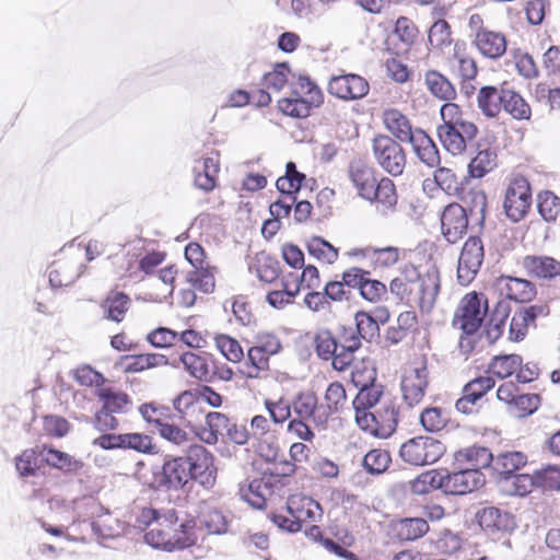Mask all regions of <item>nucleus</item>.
Segmentation results:
<instances>
[{
  "instance_id": "nucleus-61",
  "label": "nucleus",
  "mask_w": 560,
  "mask_h": 560,
  "mask_svg": "<svg viewBox=\"0 0 560 560\" xmlns=\"http://www.w3.org/2000/svg\"><path fill=\"white\" fill-rule=\"evenodd\" d=\"M280 275L279 262L266 255L257 258V276L260 281L272 283Z\"/></svg>"
},
{
  "instance_id": "nucleus-53",
  "label": "nucleus",
  "mask_w": 560,
  "mask_h": 560,
  "mask_svg": "<svg viewBox=\"0 0 560 560\" xmlns=\"http://www.w3.org/2000/svg\"><path fill=\"white\" fill-rule=\"evenodd\" d=\"M355 331H351L350 335L354 334L359 339L371 341L378 334L377 322L365 312H358L355 314Z\"/></svg>"
},
{
  "instance_id": "nucleus-7",
  "label": "nucleus",
  "mask_w": 560,
  "mask_h": 560,
  "mask_svg": "<svg viewBox=\"0 0 560 560\" xmlns=\"http://www.w3.org/2000/svg\"><path fill=\"white\" fill-rule=\"evenodd\" d=\"M429 385V371L427 359L424 357L416 359L401 380V392L404 400L409 407L419 405Z\"/></svg>"
},
{
  "instance_id": "nucleus-24",
  "label": "nucleus",
  "mask_w": 560,
  "mask_h": 560,
  "mask_svg": "<svg viewBox=\"0 0 560 560\" xmlns=\"http://www.w3.org/2000/svg\"><path fill=\"white\" fill-rule=\"evenodd\" d=\"M498 285L501 292L505 291V294L510 300L517 302L529 301L535 295V287L524 279L501 277L498 280Z\"/></svg>"
},
{
  "instance_id": "nucleus-10",
  "label": "nucleus",
  "mask_w": 560,
  "mask_h": 560,
  "mask_svg": "<svg viewBox=\"0 0 560 560\" xmlns=\"http://www.w3.org/2000/svg\"><path fill=\"white\" fill-rule=\"evenodd\" d=\"M369 91V82L354 73L335 75L328 82V92L343 101L361 100L368 95Z\"/></svg>"
},
{
  "instance_id": "nucleus-32",
  "label": "nucleus",
  "mask_w": 560,
  "mask_h": 560,
  "mask_svg": "<svg viewBox=\"0 0 560 560\" xmlns=\"http://www.w3.org/2000/svg\"><path fill=\"white\" fill-rule=\"evenodd\" d=\"M445 472L435 469L420 474L410 482V490L415 494H427L435 489L444 491Z\"/></svg>"
},
{
  "instance_id": "nucleus-44",
  "label": "nucleus",
  "mask_w": 560,
  "mask_h": 560,
  "mask_svg": "<svg viewBox=\"0 0 560 560\" xmlns=\"http://www.w3.org/2000/svg\"><path fill=\"white\" fill-rule=\"evenodd\" d=\"M190 475L213 468V456L202 445L194 444L188 450Z\"/></svg>"
},
{
  "instance_id": "nucleus-23",
  "label": "nucleus",
  "mask_w": 560,
  "mask_h": 560,
  "mask_svg": "<svg viewBox=\"0 0 560 560\" xmlns=\"http://www.w3.org/2000/svg\"><path fill=\"white\" fill-rule=\"evenodd\" d=\"M130 303L131 300L127 294L122 292L110 291L101 303L103 317L115 323L122 322L126 313L130 307Z\"/></svg>"
},
{
  "instance_id": "nucleus-15",
  "label": "nucleus",
  "mask_w": 560,
  "mask_h": 560,
  "mask_svg": "<svg viewBox=\"0 0 560 560\" xmlns=\"http://www.w3.org/2000/svg\"><path fill=\"white\" fill-rule=\"evenodd\" d=\"M160 468L162 475L159 480L166 485V490H178L190 479L189 459L185 457H175L165 460Z\"/></svg>"
},
{
  "instance_id": "nucleus-41",
  "label": "nucleus",
  "mask_w": 560,
  "mask_h": 560,
  "mask_svg": "<svg viewBox=\"0 0 560 560\" xmlns=\"http://www.w3.org/2000/svg\"><path fill=\"white\" fill-rule=\"evenodd\" d=\"M308 254L326 264H334L338 258V249L319 236H313L306 244Z\"/></svg>"
},
{
  "instance_id": "nucleus-30",
  "label": "nucleus",
  "mask_w": 560,
  "mask_h": 560,
  "mask_svg": "<svg viewBox=\"0 0 560 560\" xmlns=\"http://www.w3.org/2000/svg\"><path fill=\"white\" fill-rule=\"evenodd\" d=\"M95 394L106 410L115 413L127 412L130 399L126 393L112 387H98Z\"/></svg>"
},
{
  "instance_id": "nucleus-64",
  "label": "nucleus",
  "mask_w": 560,
  "mask_h": 560,
  "mask_svg": "<svg viewBox=\"0 0 560 560\" xmlns=\"http://www.w3.org/2000/svg\"><path fill=\"white\" fill-rule=\"evenodd\" d=\"M536 485L548 490H560V468L547 466L535 472Z\"/></svg>"
},
{
  "instance_id": "nucleus-13",
  "label": "nucleus",
  "mask_w": 560,
  "mask_h": 560,
  "mask_svg": "<svg viewBox=\"0 0 560 560\" xmlns=\"http://www.w3.org/2000/svg\"><path fill=\"white\" fill-rule=\"evenodd\" d=\"M442 233L448 243H456L466 233L468 218L466 208L458 203L448 205L441 217Z\"/></svg>"
},
{
  "instance_id": "nucleus-26",
  "label": "nucleus",
  "mask_w": 560,
  "mask_h": 560,
  "mask_svg": "<svg viewBox=\"0 0 560 560\" xmlns=\"http://www.w3.org/2000/svg\"><path fill=\"white\" fill-rule=\"evenodd\" d=\"M424 83L430 93L441 101L452 103L456 98V90L452 82L436 70H429L424 74Z\"/></svg>"
},
{
  "instance_id": "nucleus-58",
  "label": "nucleus",
  "mask_w": 560,
  "mask_h": 560,
  "mask_svg": "<svg viewBox=\"0 0 560 560\" xmlns=\"http://www.w3.org/2000/svg\"><path fill=\"white\" fill-rule=\"evenodd\" d=\"M215 346L220 352L231 362H240L244 352L237 340L230 336L221 335L215 338Z\"/></svg>"
},
{
  "instance_id": "nucleus-29",
  "label": "nucleus",
  "mask_w": 560,
  "mask_h": 560,
  "mask_svg": "<svg viewBox=\"0 0 560 560\" xmlns=\"http://www.w3.org/2000/svg\"><path fill=\"white\" fill-rule=\"evenodd\" d=\"M479 525L488 532L506 530L511 527V515L495 506L483 508L477 513Z\"/></svg>"
},
{
  "instance_id": "nucleus-19",
  "label": "nucleus",
  "mask_w": 560,
  "mask_h": 560,
  "mask_svg": "<svg viewBox=\"0 0 560 560\" xmlns=\"http://www.w3.org/2000/svg\"><path fill=\"white\" fill-rule=\"evenodd\" d=\"M493 460L491 452L487 447L470 446L455 454V464L465 469H481L490 466Z\"/></svg>"
},
{
  "instance_id": "nucleus-33",
  "label": "nucleus",
  "mask_w": 560,
  "mask_h": 560,
  "mask_svg": "<svg viewBox=\"0 0 560 560\" xmlns=\"http://www.w3.org/2000/svg\"><path fill=\"white\" fill-rule=\"evenodd\" d=\"M39 455L49 466L66 471H77L82 467V463L80 460L74 459L68 453L55 448L44 446L40 450Z\"/></svg>"
},
{
  "instance_id": "nucleus-35",
  "label": "nucleus",
  "mask_w": 560,
  "mask_h": 560,
  "mask_svg": "<svg viewBox=\"0 0 560 560\" xmlns=\"http://www.w3.org/2000/svg\"><path fill=\"white\" fill-rule=\"evenodd\" d=\"M502 108L515 119H528L530 107L525 100L515 91L503 89Z\"/></svg>"
},
{
  "instance_id": "nucleus-62",
  "label": "nucleus",
  "mask_w": 560,
  "mask_h": 560,
  "mask_svg": "<svg viewBox=\"0 0 560 560\" xmlns=\"http://www.w3.org/2000/svg\"><path fill=\"white\" fill-rule=\"evenodd\" d=\"M167 359L164 354L147 353L133 358V361L127 366L128 372H141L147 369L166 365Z\"/></svg>"
},
{
  "instance_id": "nucleus-27",
  "label": "nucleus",
  "mask_w": 560,
  "mask_h": 560,
  "mask_svg": "<svg viewBox=\"0 0 560 560\" xmlns=\"http://www.w3.org/2000/svg\"><path fill=\"white\" fill-rule=\"evenodd\" d=\"M503 89L497 86H482L477 95V105L481 113L493 118L499 115L503 103Z\"/></svg>"
},
{
  "instance_id": "nucleus-3",
  "label": "nucleus",
  "mask_w": 560,
  "mask_h": 560,
  "mask_svg": "<svg viewBox=\"0 0 560 560\" xmlns=\"http://www.w3.org/2000/svg\"><path fill=\"white\" fill-rule=\"evenodd\" d=\"M445 445L431 436H416L401 444L400 458L412 466H425L436 463L445 453Z\"/></svg>"
},
{
  "instance_id": "nucleus-16",
  "label": "nucleus",
  "mask_w": 560,
  "mask_h": 560,
  "mask_svg": "<svg viewBox=\"0 0 560 560\" xmlns=\"http://www.w3.org/2000/svg\"><path fill=\"white\" fill-rule=\"evenodd\" d=\"M287 513L293 516L302 526L304 522H317L323 516L318 502L305 495H292L287 502Z\"/></svg>"
},
{
  "instance_id": "nucleus-57",
  "label": "nucleus",
  "mask_w": 560,
  "mask_h": 560,
  "mask_svg": "<svg viewBox=\"0 0 560 560\" xmlns=\"http://www.w3.org/2000/svg\"><path fill=\"white\" fill-rule=\"evenodd\" d=\"M290 70L284 63L277 65L275 69L264 75L262 84L268 90L280 92L289 80Z\"/></svg>"
},
{
  "instance_id": "nucleus-17",
  "label": "nucleus",
  "mask_w": 560,
  "mask_h": 560,
  "mask_svg": "<svg viewBox=\"0 0 560 560\" xmlns=\"http://www.w3.org/2000/svg\"><path fill=\"white\" fill-rule=\"evenodd\" d=\"M474 45L483 57L495 60L505 54L508 43L504 34L489 30L475 34Z\"/></svg>"
},
{
  "instance_id": "nucleus-52",
  "label": "nucleus",
  "mask_w": 560,
  "mask_h": 560,
  "mask_svg": "<svg viewBox=\"0 0 560 560\" xmlns=\"http://www.w3.org/2000/svg\"><path fill=\"white\" fill-rule=\"evenodd\" d=\"M462 201L466 213L483 218L487 208V196L483 190L472 188L464 195Z\"/></svg>"
},
{
  "instance_id": "nucleus-56",
  "label": "nucleus",
  "mask_w": 560,
  "mask_h": 560,
  "mask_svg": "<svg viewBox=\"0 0 560 560\" xmlns=\"http://www.w3.org/2000/svg\"><path fill=\"white\" fill-rule=\"evenodd\" d=\"M429 42L432 47L438 49H443L451 45V27L445 20H439L431 26Z\"/></svg>"
},
{
  "instance_id": "nucleus-63",
  "label": "nucleus",
  "mask_w": 560,
  "mask_h": 560,
  "mask_svg": "<svg viewBox=\"0 0 560 560\" xmlns=\"http://www.w3.org/2000/svg\"><path fill=\"white\" fill-rule=\"evenodd\" d=\"M324 398L326 402L324 408H327L330 416L332 412L338 411L346 402V390L340 383L334 382L327 387Z\"/></svg>"
},
{
  "instance_id": "nucleus-51",
  "label": "nucleus",
  "mask_w": 560,
  "mask_h": 560,
  "mask_svg": "<svg viewBox=\"0 0 560 560\" xmlns=\"http://www.w3.org/2000/svg\"><path fill=\"white\" fill-rule=\"evenodd\" d=\"M159 434L164 440L173 443L174 445L187 447L189 450L194 444L192 438L184 429L176 424L165 422L159 430Z\"/></svg>"
},
{
  "instance_id": "nucleus-37",
  "label": "nucleus",
  "mask_w": 560,
  "mask_h": 560,
  "mask_svg": "<svg viewBox=\"0 0 560 560\" xmlns=\"http://www.w3.org/2000/svg\"><path fill=\"white\" fill-rule=\"evenodd\" d=\"M360 346V339L354 334L347 337L345 345H341L330 359L332 368L339 372L346 371L353 360L354 351L358 350Z\"/></svg>"
},
{
  "instance_id": "nucleus-21",
  "label": "nucleus",
  "mask_w": 560,
  "mask_h": 560,
  "mask_svg": "<svg viewBox=\"0 0 560 560\" xmlns=\"http://www.w3.org/2000/svg\"><path fill=\"white\" fill-rule=\"evenodd\" d=\"M383 121L386 129L400 142H408L415 136L416 129H412L408 117L398 109L385 110Z\"/></svg>"
},
{
  "instance_id": "nucleus-42",
  "label": "nucleus",
  "mask_w": 560,
  "mask_h": 560,
  "mask_svg": "<svg viewBox=\"0 0 560 560\" xmlns=\"http://www.w3.org/2000/svg\"><path fill=\"white\" fill-rule=\"evenodd\" d=\"M527 456L522 452H506L500 454L495 459V466L502 478L514 474L525 466Z\"/></svg>"
},
{
  "instance_id": "nucleus-6",
  "label": "nucleus",
  "mask_w": 560,
  "mask_h": 560,
  "mask_svg": "<svg viewBox=\"0 0 560 560\" xmlns=\"http://www.w3.org/2000/svg\"><path fill=\"white\" fill-rule=\"evenodd\" d=\"M532 202L528 180L523 176L514 177L504 194L503 209L505 215L513 222H520L528 213Z\"/></svg>"
},
{
  "instance_id": "nucleus-9",
  "label": "nucleus",
  "mask_w": 560,
  "mask_h": 560,
  "mask_svg": "<svg viewBox=\"0 0 560 560\" xmlns=\"http://www.w3.org/2000/svg\"><path fill=\"white\" fill-rule=\"evenodd\" d=\"M440 288V272L436 267L431 266L421 279L415 282L411 303H415L422 314L431 313L435 306Z\"/></svg>"
},
{
  "instance_id": "nucleus-39",
  "label": "nucleus",
  "mask_w": 560,
  "mask_h": 560,
  "mask_svg": "<svg viewBox=\"0 0 560 560\" xmlns=\"http://www.w3.org/2000/svg\"><path fill=\"white\" fill-rule=\"evenodd\" d=\"M401 540L411 541L424 536L429 530V524L424 518H405L399 521L396 527Z\"/></svg>"
},
{
  "instance_id": "nucleus-31",
  "label": "nucleus",
  "mask_w": 560,
  "mask_h": 560,
  "mask_svg": "<svg viewBox=\"0 0 560 560\" xmlns=\"http://www.w3.org/2000/svg\"><path fill=\"white\" fill-rule=\"evenodd\" d=\"M502 489L509 495L524 497L532 492L536 485L535 475L517 474L510 475L501 479Z\"/></svg>"
},
{
  "instance_id": "nucleus-14",
  "label": "nucleus",
  "mask_w": 560,
  "mask_h": 560,
  "mask_svg": "<svg viewBox=\"0 0 560 560\" xmlns=\"http://www.w3.org/2000/svg\"><path fill=\"white\" fill-rule=\"evenodd\" d=\"M280 480L273 475H264L249 482L247 489H241L242 498L255 509H262L267 500L279 487Z\"/></svg>"
},
{
  "instance_id": "nucleus-48",
  "label": "nucleus",
  "mask_w": 560,
  "mask_h": 560,
  "mask_svg": "<svg viewBox=\"0 0 560 560\" xmlns=\"http://www.w3.org/2000/svg\"><path fill=\"white\" fill-rule=\"evenodd\" d=\"M95 535L103 539L116 538L125 533V524L119 520L106 516L91 524Z\"/></svg>"
},
{
  "instance_id": "nucleus-5",
  "label": "nucleus",
  "mask_w": 560,
  "mask_h": 560,
  "mask_svg": "<svg viewBox=\"0 0 560 560\" xmlns=\"http://www.w3.org/2000/svg\"><path fill=\"white\" fill-rule=\"evenodd\" d=\"M487 311L488 303L482 294L468 293L460 301L453 319V326L463 330L466 335H472L480 328Z\"/></svg>"
},
{
  "instance_id": "nucleus-28",
  "label": "nucleus",
  "mask_w": 560,
  "mask_h": 560,
  "mask_svg": "<svg viewBox=\"0 0 560 560\" xmlns=\"http://www.w3.org/2000/svg\"><path fill=\"white\" fill-rule=\"evenodd\" d=\"M477 150L476 156L468 164V172L474 178H482L494 170L498 164V156L495 150L489 147L481 148L479 144Z\"/></svg>"
},
{
  "instance_id": "nucleus-59",
  "label": "nucleus",
  "mask_w": 560,
  "mask_h": 560,
  "mask_svg": "<svg viewBox=\"0 0 560 560\" xmlns=\"http://www.w3.org/2000/svg\"><path fill=\"white\" fill-rule=\"evenodd\" d=\"M38 455L39 453L35 448H28L15 458V468L20 476L28 477L35 475L39 467Z\"/></svg>"
},
{
  "instance_id": "nucleus-38",
  "label": "nucleus",
  "mask_w": 560,
  "mask_h": 560,
  "mask_svg": "<svg viewBox=\"0 0 560 560\" xmlns=\"http://www.w3.org/2000/svg\"><path fill=\"white\" fill-rule=\"evenodd\" d=\"M179 360L192 377L205 382L210 380L208 358L206 355L185 352L180 355Z\"/></svg>"
},
{
  "instance_id": "nucleus-40",
  "label": "nucleus",
  "mask_w": 560,
  "mask_h": 560,
  "mask_svg": "<svg viewBox=\"0 0 560 560\" xmlns=\"http://www.w3.org/2000/svg\"><path fill=\"white\" fill-rule=\"evenodd\" d=\"M377 423V438L386 439L395 431L398 423V410L393 404L383 407L375 413Z\"/></svg>"
},
{
  "instance_id": "nucleus-54",
  "label": "nucleus",
  "mask_w": 560,
  "mask_h": 560,
  "mask_svg": "<svg viewBox=\"0 0 560 560\" xmlns=\"http://www.w3.org/2000/svg\"><path fill=\"white\" fill-rule=\"evenodd\" d=\"M293 93L308 98L314 106H319L323 103V93L320 89L307 77H299L298 81L294 83Z\"/></svg>"
},
{
  "instance_id": "nucleus-11",
  "label": "nucleus",
  "mask_w": 560,
  "mask_h": 560,
  "mask_svg": "<svg viewBox=\"0 0 560 560\" xmlns=\"http://www.w3.org/2000/svg\"><path fill=\"white\" fill-rule=\"evenodd\" d=\"M486 482L483 472L477 469L457 467L456 471H445L444 492L450 494H466L481 488Z\"/></svg>"
},
{
  "instance_id": "nucleus-4",
  "label": "nucleus",
  "mask_w": 560,
  "mask_h": 560,
  "mask_svg": "<svg viewBox=\"0 0 560 560\" xmlns=\"http://www.w3.org/2000/svg\"><path fill=\"white\" fill-rule=\"evenodd\" d=\"M372 154L377 165L392 176L404 173L407 164L402 147L389 136L380 135L373 139Z\"/></svg>"
},
{
  "instance_id": "nucleus-20",
  "label": "nucleus",
  "mask_w": 560,
  "mask_h": 560,
  "mask_svg": "<svg viewBox=\"0 0 560 560\" xmlns=\"http://www.w3.org/2000/svg\"><path fill=\"white\" fill-rule=\"evenodd\" d=\"M232 420L221 412H209L206 416V423L200 428L198 436L200 440L209 445H213L223 438Z\"/></svg>"
},
{
  "instance_id": "nucleus-1",
  "label": "nucleus",
  "mask_w": 560,
  "mask_h": 560,
  "mask_svg": "<svg viewBox=\"0 0 560 560\" xmlns=\"http://www.w3.org/2000/svg\"><path fill=\"white\" fill-rule=\"evenodd\" d=\"M177 514L173 509L162 513L161 518L144 534V540L155 549L173 551L196 544V522L187 521L177 525Z\"/></svg>"
},
{
  "instance_id": "nucleus-34",
  "label": "nucleus",
  "mask_w": 560,
  "mask_h": 560,
  "mask_svg": "<svg viewBox=\"0 0 560 560\" xmlns=\"http://www.w3.org/2000/svg\"><path fill=\"white\" fill-rule=\"evenodd\" d=\"M450 65L464 81L472 80L477 75L478 69L476 61L462 51L458 44L454 47V54L450 58Z\"/></svg>"
},
{
  "instance_id": "nucleus-18",
  "label": "nucleus",
  "mask_w": 560,
  "mask_h": 560,
  "mask_svg": "<svg viewBox=\"0 0 560 560\" xmlns=\"http://www.w3.org/2000/svg\"><path fill=\"white\" fill-rule=\"evenodd\" d=\"M416 156L428 167L440 165V152L434 141L420 128H416L415 136L408 141Z\"/></svg>"
},
{
  "instance_id": "nucleus-60",
  "label": "nucleus",
  "mask_w": 560,
  "mask_h": 560,
  "mask_svg": "<svg viewBox=\"0 0 560 560\" xmlns=\"http://www.w3.org/2000/svg\"><path fill=\"white\" fill-rule=\"evenodd\" d=\"M168 409L155 402L143 404L139 407L142 418L159 430L166 421Z\"/></svg>"
},
{
  "instance_id": "nucleus-45",
  "label": "nucleus",
  "mask_w": 560,
  "mask_h": 560,
  "mask_svg": "<svg viewBox=\"0 0 560 560\" xmlns=\"http://www.w3.org/2000/svg\"><path fill=\"white\" fill-rule=\"evenodd\" d=\"M314 106L308 98L295 95L279 101V109L288 116L304 118L310 115L311 107Z\"/></svg>"
},
{
  "instance_id": "nucleus-12",
  "label": "nucleus",
  "mask_w": 560,
  "mask_h": 560,
  "mask_svg": "<svg viewBox=\"0 0 560 560\" xmlns=\"http://www.w3.org/2000/svg\"><path fill=\"white\" fill-rule=\"evenodd\" d=\"M292 409L298 418L310 420L317 427H324L329 418L327 408L318 405L317 396L313 392L299 393L292 401Z\"/></svg>"
},
{
  "instance_id": "nucleus-47",
  "label": "nucleus",
  "mask_w": 560,
  "mask_h": 560,
  "mask_svg": "<svg viewBox=\"0 0 560 560\" xmlns=\"http://www.w3.org/2000/svg\"><path fill=\"white\" fill-rule=\"evenodd\" d=\"M538 212L547 222H555L560 217V198L546 190L538 195Z\"/></svg>"
},
{
  "instance_id": "nucleus-46",
  "label": "nucleus",
  "mask_w": 560,
  "mask_h": 560,
  "mask_svg": "<svg viewBox=\"0 0 560 560\" xmlns=\"http://www.w3.org/2000/svg\"><path fill=\"white\" fill-rule=\"evenodd\" d=\"M523 360L518 354L499 355L493 358L490 370L500 378L511 376L521 368Z\"/></svg>"
},
{
  "instance_id": "nucleus-49",
  "label": "nucleus",
  "mask_w": 560,
  "mask_h": 560,
  "mask_svg": "<svg viewBox=\"0 0 560 560\" xmlns=\"http://www.w3.org/2000/svg\"><path fill=\"white\" fill-rule=\"evenodd\" d=\"M389 463V453L381 448L371 450L362 460L363 467L372 475L383 474L388 468Z\"/></svg>"
},
{
  "instance_id": "nucleus-8",
  "label": "nucleus",
  "mask_w": 560,
  "mask_h": 560,
  "mask_svg": "<svg viewBox=\"0 0 560 560\" xmlns=\"http://www.w3.org/2000/svg\"><path fill=\"white\" fill-rule=\"evenodd\" d=\"M485 258L483 244L479 237H469L460 252L457 265V280L468 285L480 270Z\"/></svg>"
},
{
  "instance_id": "nucleus-55",
  "label": "nucleus",
  "mask_w": 560,
  "mask_h": 560,
  "mask_svg": "<svg viewBox=\"0 0 560 560\" xmlns=\"http://www.w3.org/2000/svg\"><path fill=\"white\" fill-rule=\"evenodd\" d=\"M448 419L445 412L438 407L427 408L420 415V422L428 432H439L445 428Z\"/></svg>"
},
{
  "instance_id": "nucleus-22",
  "label": "nucleus",
  "mask_w": 560,
  "mask_h": 560,
  "mask_svg": "<svg viewBox=\"0 0 560 560\" xmlns=\"http://www.w3.org/2000/svg\"><path fill=\"white\" fill-rule=\"evenodd\" d=\"M349 176L360 197L366 200L372 196V191L378 183L372 167L354 163L350 166Z\"/></svg>"
},
{
  "instance_id": "nucleus-50",
  "label": "nucleus",
  "mask_w": 560,
  "mask_h": 560,
  "mask_svg": "<svg viewBox=\"0 0 560 560\" xmlns=\"http://www.w3.org/2000/svg\"><path fill=\"white\" fill-rule=\"evenodd\" d=\"M540 406V396L537 394H522L516 396L510 411L517 418L533 415Z\"/></svg>"
},
{
  "instance_id": "nucleus-25",
  "label": "nucleus",
  "mask_w": 560,
  "mask_h": 560,
  "mask_svg": "<svg viewBox=\"0 0 560 560\" xmlns=\"http://www.w3.org/2000/svg\"><path fill=\"white\" fill-rule=\"evenodd\" d=\"M523 266L527 273L537 278H553L560 275V262L547 256H526Z\"/></svg>"
},
{
  "instance_id": "nucleus-2",
  "label": "nucleus",
  "mask_w": 560,
  "mask_h": 560,
  "mask_svg": "<svg viewBox=\"0 0 560 560\" xmlns=\"http://www.w3.org/2000/svg\"><path fill=\"white\" fill-rule=\"evenodd\" d=\"M443 124L438 127V136L443 148L452 155L464 153L476 139L478 128L466 119L455 103H445L440 109Z\"/></svg>"
},
{
  "instance_id": "nucleus-43",
  "label": "nucleus",
  "mask_w": 560,
  "mask_h": 560,
  "mask_svg": "<svg viewBox=\"0 0 560 560\" xmlns=\"http://www.w3.org/2000/svg\"><path fill=\"white\" fill-rule=\"evenodd\" d=\"M83 505H86L84 499L68 502L61 498L55 497L49 501L51 511L60 514L65 521H71L72 523L80 521L82 515L78 512V509Z\"/></svg>"
},
{
  "instance_id": "nucleus-36",
  "label": "nucleus",
  "mask_w": 560,
  "mask_h": 560,
  "mask_svg": "<svg viewBox=\"0 0 560 560\" xmlns=\"http://www.w3.org/2000/svg\"><path fill=\"white\" fill-rule=\"evenodd\" d=\"M366 200L381 205L383 210L393 208L397 203L396 188L393 180L383 177L374 187L372 196Z\"/></svg>"
}]
</instances>
